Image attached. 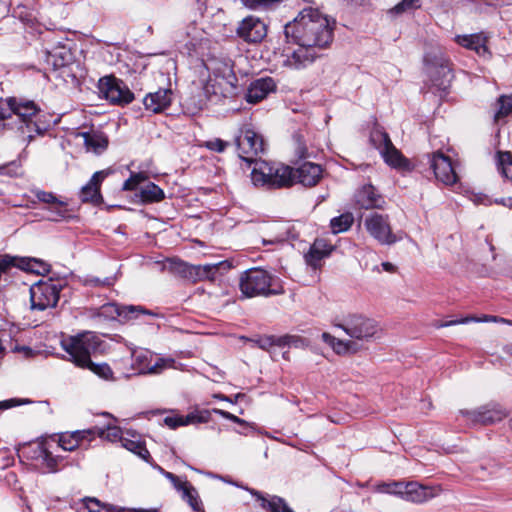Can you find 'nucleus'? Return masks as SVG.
<instances>
[{"mask_svg": "<svg viewBox=\"0 0 512 512\" xmlns=\"http://www.w3.org/2000/svg\"><path fill=\"white\" fill-rule=\"evenodd\" d=\"M334 27L335 20L317 8L302 9L293 21L284 26L286 40L299 46L287 55L284 65L298 70L314 62L320 56L318 51L331 44Z\"/></svg>", "mask_w": 512, "mask_h": 512, "instance_id": "nucleus-1", "label": "nucleus"}, {"mask_svg": "<svg viewBox=\"0 0 512 512\" xmlns=\"http://www.w3.org/2000/svg\"><path fill=\"white\" fill-rule=\"evenodd\" d=\"M62 450H64V433H59L22 445L18 455L21 459L30 461L31 465L37 469L54 472L61 460Z\"/></svg>", "mask_w": 512, "mask_h": 512, "instance_id": "nucleus-2", "label": "nucleus"}, {"mask_svg": "<svg viewBox=\"0 0 512 512\" xmlns=\"http://www.w3.org/2000/svg\"><path fill=\"white\" fill-rule=\"evenodd\" d=\"M97 345L96 337L92 333H84L71 338L70 344L66 345V353L75 366L89 369L103 380L113 381L114 374L107 363H94L91 360V353L97 349Z\"/></svg>", "mask_w": 512, "mask_h": 512, "instance_id": "nucleus-3", "label": "nucleus"}, {"mask_svg": "<svg viewBox=\"0 0 512 512\" xmlns=\"http://www.w3.org/2000/svg\"><path fill=\"white\" fill-rule=\"evenodd\" d=\"M251 181L255 186L281 188L293 184L292 168L264 160H254Z\"/></svg>", "mask_w": 512, "mask_h": 512, "instance_id": "nucleus-4", "label": "nucleus"}, {"mask_svg": "<svg viewBox=\"0 0 512 512\" xmlns=\"http://www.w3.org/2000/svg\"><path fill=\"white\" fill-rule=\"evenodd\" d=\"M333 326L341 329L352 340L366 342L379 337L382 331L376 320L358 313H350L334 319Z\"/></svg>", "mask_w": 512, "mask_h": 512, "instance_id": "nucleus-5", "label": "nucleus"}, {"mask_svg": "<svg viewBox=\"0 0 512 512\" xmlns=\"http://www.w3.org/2000/svg\"><path fill=\"white\" fill-rule=\"evenodd\" d=\"M424 66L434 92L447 93L454 78L449 59L441 50H433L425 54Z\"/></svg>", "mask_w": 512, "mask_h": 512, "instance_id": "nucleus-6", "label": "nucleus"}, {"mask_svg": "<svg viewBox=\"0 0 512 512\" xmlns=\"http://www.w3.org/2000/svg\"><path fill=\"white\" fill-rule=\"evenodd\" d=\"M165 267L175 275L191 282L214 281L221 270H229L231 265L227 261L214 264L191 265L180 259L167 260Z\"/></svg>", "mask_w": 512, "mask_h": 512, "instance_id": "nucleus-7", "label": "nucleus"}, {"mask_svg": "<svg viewBox=\"0 0 512 512\" xmlns=\"http://www.w3.org/2000/svg\"><path fill=\"white\" fill-rule=\"evenodd\" d=\"M239 287L242 294L247 298L278 295L283 292L280 286L274 288L272 275L261 268H252L243 272Z\"/></svg>", "mask_w": 512, "mask_h": 512, "instance_id": "nucleus-8", "label": "nucleus"}, {"mask_svg": "<svg viewBox=\"0 0 512 512\" xmlns=\"http://www.w3.org/2000/svg\"><path fill=\"white\" fill-rule=\"evenodd\" d=\"M63 285L59 281L48 279L39 281L30 287V301L33 310L43 311L54 307L60 297Z\"/></svg>", "mask_w": 512, "mask_h": 512, "instance_id": "nucleus-9", "label": "nucleus"}, {"mask_svg": "<svg viewBox=\"0 0 512 512\" xmlns=\"http://www.w3.org/2000/svg\"><path fill=\"white\" fill-rule=\"evenodd\" d=\"M364 226L369 235L381 245H393L400 240L393 233L387 214L370 213L364 219Z\"/></svg>", "mask_w": 512, "mask_h": 512, "instance_id": "nucleus-10", "label": "nucleus"}, {"mask_svg": "<svg viewBox=\"0 0 512 512\" xmlns=\"http://www.w3.org/2000/svg\"><path fill=\"white\" fill-rule=\"evenodd\" d=\"M236 145L240 158L249 164L253 163L255 156L265 150L263 137L248 125L240 129V134L236 137Z\"/></svg>", "mask_w": 512, "mask_h": 512, "instance_id": "nucleus-11", "label": "nucleus"}, {"mask_svg": "<svg viewBox=\"0 0 512 512\" xmlns=\"http://www.w3.org/2000/svg\"><path fill=\"white\" fill-rule=\"evenodd\" d=\"M100 93L112 104L126 105L134 100V94L126 84L114 76H106L99 80Z\"/></svg>", "mask_w": 512, "mask_h": 512, "instance_id": "nucleus-12", "label": "nucleus"}, {"mask_svg": "<svg viewBox=\"0 0 512 512\" xmlns=\"http://www.w3.org/2000/svg\"><path fill=\"white\" fill-rule=\"evenodd\" d=\"M426 157L437 181L447 186L458 182V175L449 156L441 151H436L427 154Z\"/></svg>", "mask_w": 512, "mask_h": 512, "instance_id": "nucleus-13", "label": "nucleus"}, {"mask_svg": "<svg viewBox=\"0 0 512 512\" xmlns=\"http://www.w3.org/2000/svg\"><path fill=\"white\" fill-rule=\"evenodd\" d=\"M461 413L471 423L480 425L494 424L508 415L507 411L496 403L486 404L476 410H462Z\"/></svg>", "mask_w": 512, "mask_h": 512, "instance_id": "nucleus-14", "label": "nucleus"}, {"mask_svg": "<svg viewBox=\"0 0 512 512\" xmlns=\"http://www.w3.org/2000/svg\"><path fill=\"white\" fill-rule=\"evenodd\" d=\"M236 35L247 43H260L267 35V26L260 18L248 16L238 24Z\"/></svg>", "mask_w": 512, "mask_h": 512, "instance_id": "nucleus-15", "label": "nucleus"}, {"mask_svg": "<svg viewBox=\"0 0 512 512\" xmlns=\"http://www.w3.org/2000/svg\"><path fill=\"white\" fill-rule=\"evenodd\" d=\"M72 138L81 140L87 151L97 155L102 154L109 144L108 137L103 132H78L74 128H66V140L70 141Z\"/></svg>", "mask_w": 512, "mask_h": 512, "instance_id": "nucleus-16", "label": "nucleus"}, {"mask_svg": "<svg viewBox=\"0 0 512 512\" xmlns=\"http://www.w3.org/2000/svg\"><path fill=\"white\" fill-rule=\"evenodd\" d=\"M141 314L152 315L148 310L143 309L141 306H119L116 303H107L102 305L97 312L99 317L105 319H116L122 317L126 320L136 319Z\"/></svg>", "mask_w": 512, "mask_h": 512, "instance_id": "nucleus-17", "label": "nucleus"}, {"mask_svg": "<svg viewBox=\"0 0 512 512\" xmlns=\"http://www.w3.org/2000/svg\"><path fill=\"white\" fill-rule=\"evenodd\" d=\"M441 488L436 486H426L418 482H407L403 491V499L412 503H424L433 499L441 493Z\"/></svg>", "mask_w": 512, "mask_h": 512, "instance_id": "nucleus-18", "label": "nucleus"}, {"mask_svg": "<svg viewBox=\"0 0 512 512\" xmlns=\"http://www.w3.org/2000/svg\"><path fill=\"white\" fill-rule=\"evenodd\" d=\"M322 173L320 165L304 162L296 169L292 168L293 184L297 182L306 187L315 186L322 178Z\"/></svg>", "mask_w": 512, "mask_h": 512, "instance_id": "nucleus-19", "label": "nucleus"}, {"mask_svg": "<svg viewBox=\"0 0 512 512\" xmlns=\"http://www.w3.org/2000/svg\"><path fill=\"white\" fill-rule=\"evenodd\" d=\"M3 104L10 110L8 118L13 114L17 115L23 122H28L39 112L38 106L29 100H22L17 98H7L3 100Z\"/></svg>", "mask_w": 512, "mask_h": 512, "instance_id": "nucleus-20", "label": "nucleus"}, {"mask_svg": "<svg viewBox=\"0 0 512 512\" xmlns=\"http://www.w3.org/2000/svg\"><path fill=\"white\" fill-rule=\"evenodd\" d=\"M355 205L360 209H382L385 204L384 198L376 192L374 186L364 185L355 193Z\"/></svg>", "mask_w": 512, "mask_h": 512, "instance_id": "nucleus-21", "label": "nucleus"}, {"mask_svg": "<svg viewBox=\"0 0 512 512\" xmlns=\"http://www.w3.org/2000/svg\"><path fill=\"white\" fill-rule=\"evenodd\" d=\"M171 102L172 90L169 88H161L156 92H150L143 99V104L146 110L153 113H160L164 111L171 105Z\"/></svg>", "mask_w": 512, "mask_h": 512, "instance_id": "nucleus-22", "label": "nucleus"}, {"mask_svg": "<svg viewBox=\"0 0 512 512\" xmlns=\"http://www.w3.org/2000/svg\"><path fill=\"white\" fill-rule=\"evenodd\" d=\"M276 88L275 82L270 77L260 78L253 81L247 89L246 100L255 104L267 97Z\"/></svg>", "mask_w": 512, "mask_h": 512, "instance_id": "nucleus-23", "label": "nucleus"}, {"mask_svg": "<svg viewBox=\"0 0 512 512\" xmlns=\"http://www.w3.org/2000/svg\"><path fill=\"white\" fill-rule=\"evenodd\" d=\"M334 247L323 238L316 239L305 254L306 263L314 269L321 267V261L328 257Z\"/></svg>", "mask_w": 512, "mask_h": 512, "instance_id": "nucleus-24", "label": "nucleus"}, {"mask_svg": "<svg viewBox=\"0 0 512 512\" xmlns=\"http://www.w3.org/2000/svg\"><path fill=\"white\" fill-rule=\"evenodd\" d=\"M105 171H98L93 174L90 181L82 188L80 197L83 202H91L94 205L102 203L100 184L105 178Z\"/></svg>", "mask_w": 512, "mask_h": 512, "instance_id": "nucleus-25", "label": "nucleus"}, {"mask_svg": "<svg viewBox=\"0 0 512 512\" xmlns=\"http://www.w3.org/2000/svg\"><path fill=\"white\" fill-rule=\"evenodd\" d=\"M455 41L460 46L475 51L479 56H485L489 53L486 46L487 37L484 33L458 35L456 36Z\"/></svg>", "mask_w": 512, "mask_h": 512, "instance_id": "nucleus-26", "label": "nucleus"}, {"mask_svg": "<svg viewBox=\"0 0 512 512\" xmlns=\"http://www.w3.org/2000/svg\"><path fill=\"white\" fill-rule=\"evenodd\" d=\"M253 496L256 497L257 501L260 502V506L270 512H293L292 509L287 505L284 499L278 496H263L259 491L255 489H247Z\"/></svg>", "mask_w": 512, "mask_h": 512, "instance_id": "nucleus-27", "label": "nucleus"}, {"mask_svg": "<svg viewBox=\"0 0 512 512\" xmlns=\"http://www.w3.org/2000/svg\"><path fill=\"white\" fill-rule=\"evenodd\" d=\"M13 259L12 267H17L23 271L45 274L50 271V265L43 260L31 257H11Z\"/></svg>", "mask_w": 512, "mask_h": 512, "instance_id": "nucleus-28", "label": "nucleus"}, {"mask_svg": "<svg viewBox=\"0 0 512 512\" xmlns=\"http://www.w3.org/2000/svg\"><path fill=\"white\" fill-rule=\"evenodd\" d=\"M321 338L339 355L356 352V343L353 340L338 339L327 332L322 333Z\"/></svg>", "mask_w": 512, "mask_h": 512, "instance_id": "nucleus-29", "label": "nucleus"}, {"mask_svg": "<svg viewBox=\"0 0 512 512\" xmlns=\"http://www.w3.org/2000/svg\"><path fill=\"white\" fill-rule=\"evenodd\" d=\"M86 69L83 66L82 60L75 58L73 62H66V76L71 78L72 85L75 88H80L82 82L86 78Z\"/></svg>", "mask_w": 512, "mask_h": 512, "instance_id": "nucleus-30", "label": "nucleus"}, {"mask_svg": "<svg viewBox=\"0 0 512 512\" xmlns=\"http://www.w3.org/2000/svg\"><path fill=\"white\" fill-rule=\"evenodd\" d=\"M96 436V429L76 430L66 438V451L75 450L83 441L90 442Z\"/></svg>", "mask_w": 512, "mask_h": 512, "instance_id": "nucleus-31", "label": "nucleus"}, {"mask_svg": "<svg viewBox=\"0 0 512 512\" xmlns=\"http://www.w3.org/2000/svg\"><path fill=\"white\" fill-rule=\"evenodd\" d=\"M380 154L384 158V161L391 167L406 169L409 166L408 161L403 157L401 152L396 149L393 143Z\"/></svg>", "mask_w": 512, "mask_h": 512, "instance_id": "nucleus-32", "label": "nucleus"}, {"mask_svg": "<svg viewBox=\"0 0 512 512\" xmlns=\"http://www.w3.org/2000/svg\"><path fill=\"white\" fill-rule=\"evenodd\" d=\"M34 195L38 201L48 204L50 209L55 211L58 217L62 218L64 216L62 214L64 202L59 200L53 193L37 190L34 192Z\"/></svg>", "mask_w": 512, "mask_h": 512, "instance_id": "nucleus-33", "label": "nucleus"}, {"mask_svg": "<svg viewBox=\"0 0 512 512\" xmlns=\"http://www.w3.org/2000/svg\"><path fill=\"white\" fill-rule=\"evenodd\" d=\"M496 164L499 173L506 179L512 181V155L508 151H498Z\"/></svg>", "mask_w": 512, "mask_h": 512, "instance_id": "nucleus-34", "label": "nucleus"}, {"mask_svg": "<svg viewBox=\"0 0 512 512\" xmlns=\"http://www.w3.org/2000/svg\"><path fill=\"white\" fill-rule=\"evenodd\" d=\"M140 197L144 203L159 202L164 199L163 190L154 183H149L140 190Z\"/></svg>", "mask_w": 512, "mask_h": 512, "instance_id": "nucleus-35", "label": "nucleus"}, {"mask_svg": "<svg viewBox=\"0 0 512 512\" xmlns=\"http://www.w3.org/2000/svg\"><path fill=\"white\" fill-rule=\"evenodd\" d=\"M354 216L350 212L334 217L330 221V227L333 234H339L350 229L353 225Z\"/></svg>", "mask_w": 512, "mask_h": 512, "instance_id": "nucleus-36", "label": "nucleus"}, {"mask_svg": "<svg viewBox=\"0 0 512 512\" xmlns=\"http://www.w3.org/2000/svg\"><path fill=\"white\" fill-rule=\"evenodd\" d=\"M84 508L88 512H120L122 509L110 504H106L94 497H87L83 500Z\"/></svg>", "mask_w": 512, "mask_h": 512, "instance_id": "nucleus-37", "label": "nucleus"}, {"mask_svg": "<svg viewBox=\"0 0 512 512\" xmlns=\"http://www.w3.org/2000/svg\"><path fill=\"white\" fill-rule=\"evenodd\" d=\"M163 421H164L165 425H167L169 428L175 429L180 426H186L189 424L200 422V419L194 413H190L186 416H182V415L167 416L164 418Z\"/></svg>", "mask_w": 512, "mask_h": 512, "instance_id": "nucleus-38", "label": "nucleus"}, {"mask_svg": "<svg viewBox=\"0 0 512 512\" xmlns=\"http://www.w3.org/2000/svg\"><path fill=\"white\" fill-rule=\"evenodd\" d=\"M370 142L380 153L392 144L389 135L379 128L371 131Z\"/></svg>", "mask_w": 512, "mask_h": 512, "instance_id": "nucleus-39", "label": "nucleus"}, {"mask_svg": "<svg viewBox=\"0 0 512 512\" xmlns=\"http://www.w3.org/2000/svg\"><path fill=\"white\" fill-rule=\"evenodd\" d=\"M496 105L498 108L494 114V121L498 122L512 113V95L499 97Z\"/></svg>", "mask_w": 512, "mask_h": 512, "instance_id": "nucleus-40", "label": "nucleus"}, {"mask_svg": "<svg viewBox=\"0 0 512 512\" xmlns=\"http://www.w3.org/2000/svg\"><path fill=\"white\" fill-rule=\"evenodd\" d=\"M93 429H96V435H98L101 438H105L109 441L116 442L124 440L122 437V430L120 427L107 424L106 428H97L94 427Z\"/></svg>", "mask_w": 512, "mask_h": 512, "instance_id": "nucleus-41", "label": "nucleus"}, {"mask_svg": "<svg viewBox=\"0 0 512 512\" xmlns=\"http://www.w3.org/2000/svg\"><path fill=\"white\" fill-rule=\"evenodd\" d=\"M175 360L172 358H158L154 364L140 369L141 373L159 374L167 368H173Z\"/></svg>", "mask_w": 512, "mask_h": 512, "instance_id": "nucleus-42", "label": "nucleus"}, {"mask_svg": "<svg viewBox=\"0 0 512 512\" xmlns=\"http://www.w3.org/2000/svg\"><path fill=\"white\" fill-rule=\"evenodd\" d=\"M122 446L127 450L137 454L140 458L146 461H148V458L150 457L149 451L147 450L145 445L140 441L124 438V440H122Z\"/></svg>", "mask_w": 512, "mask_h": 512, "instance_id": "nucleus-43", "label": "nucleus"}, {"mask_svg": "<svg viewBox=\"0 0 512 512\" xmlns=\"http://www.w3.org/2000/svg\"><path fill=\"white\" fill-rule=\"evenodd\" d=\"M46 62L48 65L52 66L51 73L54 74L56 78H61L62 69L64 67V56L62 53H48Z\"/></svg>", "mask_w": 512, "mask_h": 512, "instance_id": "nucleus-44", "label": "nucleus"}, {"mask_svg": "<svg viewBox=\"0 0 512 512\" xmlns=\"http://www.w3.org/2000/svg\"><path fill=\"white\" fill-rule=\"evenodd\" d=\"M183 498L188 502L194 511L201 510V501L198 498V493L191 485H182Z\"/></svg>", "mask_w": 512, "mask_h": 512, "instance_id": "nucleus-45", "label": "nucleus"}, {"mask_svg": "<svg viewBox=\"0 0 512 512\" xmlns=\"http://www.w3.org/2000/svg\"><path fill=\"white\" fill-rule=\"evenodd\" d=\"M241 3L251 10H268L278 5L282 0H240Z\"/></svg>", "mask_w": 512, "mask_h": 512, "instance_id": "nucleus-46", "label": "nucleus"}, {"mask_svg": "<svg viewBox=\"0 0 512 512\" xmlns=\"http://www.w3.org/2000/svg\"><path fill=\"white\" fill-rule=\"evenodd\" d=\"M278 347L303 348L307 346L306 340L297 335H283L277 338Z\"/></svg>", "mask_w": 512, "mask_h": 512, "instance_id": "nucleus-47", "label": "nucleus"}, {"mask_svg": "<svg viewBox=\"0 0 512 512\" xmlns=\"http://www.w3.org/2000/svg\"><path fill=\"white\" fill-rule=\"evenodd\" d=\"M116 280H117L116 275L105 277L103 279H101L99 277L91 276V277H87L84 280V284L87 286H92V287H110L115 284Z\"/></svg>", "mask_w": 512, "mask_h": 512, "instance_id": "nucleus-48", "label": "nucleus"}, {"mask_svg": "<svg viewBox=\"0 0 512 512\" xmlns=\"http://www.w3.org/2000/svg\"><path fill=\"white\" fill-rule=\"evenodd\" d=\"M147 180V175L144 172L131 173L130 177L124 182L122 189L125 191H132L137 186Z\"/></svg>", "mask_w": 512, "mask_h": 512, "instance_id": "nucleus-49", "label": "nucleus"}, {"mask_svg": "<svg viewBox=\"0 0 512 512\" xmlns=\"http://www.w3.org/2000/svg\"><path fill=\"white\" fill-rule=\"evenodd\" d=\"M279 336H274V335H270V336H263V337H260L256 340H253V342L262 350H265V351H268L270 353L271 352V348L273 346H278V342H277V338Z\"/></svg>", "mask_w": 512, "mask_h": 512, "instance_id": "nucleus-50", "label": "nucleus"}, {"mask_svg": "<svg viewBox=\"0 0 512 512\" xmlns=\"http://www.w3.org/2000/svg\"><path fill=\"white\" fill-rule=\"evenodd\" d=\"M204 146L211 151L221 153L229 146V143L220 138H215L206 141Z\"/></svg>", "mask_w": 512, "mask_h": 512, "instance_id": "nucleus-51", "label": "nucleus"}, {"mask_svg": "<svg viewBox=\"0 0 512 512\" xmlns=\"http://www.w3.org/2000/svg\"><path fill=\"white\" fill-rule=\"evenodd\" d=\"M420 6L419 0H402L394 7L395 13H402L414 10Z\"/></svg>", "mask_w": 512, "mask_h": 512, "instance_id": "nucleus-52", "label": "nucleus"}, {"mask_svg": "<svg viewBox=\"0 0 512 512\" xmlns=\"http://www.w3.org/2000/svg\"><path fill=\"white\" fill-rule=\"evenodd\" d=\"M407 482L393 481L390 483L391 489L382 490L385 493L397 495L403 499L405 487Z\"/></svg>", "mask_w": 512, "mask_h": 512, "instance_id": "nucleus-53", "label": "nucleus"}, {"mask_svg": "<svg viewBox=\"0 0 512 512\" xmlns=\"http://www.w3.org/2000/svg\"><path fill=\"white\" fill-rule=\"evenodd\" d=\"M29 400H17V399H9L0 401V410L9 409L18 405H22L25 403H29Z\"/></svg>", "mask_w": 512, "mask_h": 512, "instance_id": "nucleus-54", "label": "nucleus"}, {"mask_svg": "<svg viewBox=\"0 0 512 512\" xmlns=\"http://www.w3.org/2000/svg\"><path fill=\"white\" fill-rule=\"evenodd\" d=\"M134 363L138 364L139 370L145 366H149V364H145L148 359V353L145 351L136 352L133 354Z\"/></svg>", "mask_w": 512, "mask_h": 512, "instance_id": "nucleus-55", "label": "nucleus"}, {"mask_svg": "<svg viewBox=\"0 0 512 512\" xmlns=\"http://www.w3.org/2000/svg\"><path fill=\"white\" fill-rule=\"evenodd\" d=\"M473 322L510 323V321L505 318L498 317V316H492V315H484L481 318L476 317V320H473Z\"/></svg>", "mask_w": 512, "mask_h": 512, "instance_id": "nucleus-56", "label": "nucleus"}, {"mask_svg": "<svg viewBox=\"0 0 512 512\" xmlns=\"http://www.w3.org/2000/svg\"><path fill=\"white\" fill-rule=\"evenodd\" d=\"M473 320H476V317L467 316V317H464V318H461L458 320L447 321L445 323L440 324L439 327H448V326H452V325H456V324H466L469 322H473Z\"/></svg>", "mask_w": 512, "mask_h": 512, "instance_id": "nucleus-57", "label": "nucleus"}, {"mask_svg": "<svg viewBox=\"0 0 512 512\" xmlns=\"http://www.w3.org/2000/svg\"><path fill=\"white\" fill-rule=\"evenodd\" d=\"M473 320H476V317L467 316V317H464V318H461L458 320L447 321L445 323L440 324L439 327H448V326H452V325H456V324H466L469 322H473Z\"/></svg>", "mask_w": 512, "mask_h": 512, "instance_id": "nucleus-58", "label": "nucleus"}, {"mask_svg": "<svg viewBox=\"0 0 512 512\" xmlns=\"http://www.w3.org/2000/svg\"><path fill=\"white\" fill-rule=\"evenodd\" d=\"M9 108L3 104V99H0V129L5 127L4 121L8 119Z\"/></svg>", "mask_w": 512, "mask_h": 512, "instance_id": "nucleus-59", "label": "nucleus"}, {"mask_svg": "<svg viewBox=\"0 0 512 512\" xmlns=\"http://www.w3.org/2000/svg\"><path fill=\"white\" fill-rule=\"evenodd\" d=\"M157 468L170 481H178V477L173 473L164 471L160 466H157Z\"/></svg>", "mask_w": 512, "mask_h": 512, "instance_id": "nucleus-60", "label": "nucleus"}, {"mask_svg": "<svg viewBox=\"0 0 512 512\" xmlns=\"http://www.w3.org/2000/svg\"><path fill=\"white\" fill-rule=\"evenodd\" d=\"M215 412L217 414H219L220 416H222L223 418L227 419V420H230L232 421L233 417H234V414L228 412V411H225V410H220V409H217L215 410Z\"/></svg>", "mask_w": 512, "mask_h": 512, "instance_id": "nucleus-61", "label": "nucleus"}, {"mask_svg": "<svg viewBox=\"0 0 512 512\" xmlns=\"http://www.w3.org/2000/svg\"><path fill=\"white\" fill-rule=\"evenodd\" d=\"M215 412L217 414H219L220 416H222L223 418L227 419V420H230L232 421L233 417H234V414L228 412V411H225V410H220V409H217L215 410Z\"/></svg>", "mask_w": 512, "mask_h": 512, "instance_id": "nucleus-62", "label": "nucleus"}, {"mask_svg": "<svg viewBox=\"0 0 512 512\" xmlns=\"http://www.w3.org/2000/svg\"><path fill=\"white\" fill-rule=\"evenodd\" d=\"M382 267L385 271L387 272H390V273H393L396 271V267L395 265H393L392 263L390 262H383L382 263Z\"/></svg>", "mask_w": 512, "mask_h": 512, "instance_id": "nucleus-63", "label": "nucleus"}, {"mask_svg": "<svg viewBox=\"0 0 512 512\" xmlns=\"http://www.w3.org/2000/svg\"><path fill=\"white\" fill-rule=\"evenodd\" d=\"M172 484L174 485V487L179 490V491H182V488L181 486L182 485H190L189 483L187 482H182L179 478H178V481H171Z\"/></svg>", "mask_w": 512, "mask_h": 512, "instance_id": "nucleus-64", "label": "nucleus"}]
</instances>
